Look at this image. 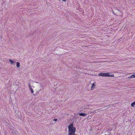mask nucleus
Returning a JSON list of instances; mask_svg holds the SVG:
<instances>
[{
	"mask_svg": "<svg viewBox=\"0 0 135 135\" xmlns=\"http://www.w3.org/2000/svg\"><path fill=\"white\" fill-rule=\"evenodd\" d=\"M68 135H74L76 131L75 128L73 126V124H71L68 127Z\"/></svg>",
	"mask_w": 135,
	"mask_h": 135,
	"instance_id": "f257e3e1",
	"label": "nucleus"
},
{
	"mask_svg": "<svg viewBox=\"0 0 135 135\" xmlns=\"http://www.w3.org/2000/svg\"><path fill=\"white\" fill-rule=\"evenodd\" d=\"M107 73H100L98 74V75L100 76L107 77Z\"/></svg>",
	"mask_w": 135,
	"mask_h": 135,
	"instance_id": "f03ea898",
	"label": "nucleus"
},
{
	"mask_svg": "<svg viewBox=\"0 0 135 135\" xmlns=\"http://www.w3.org/2000/svg\"><path fill=\"white\" fill-rule=\"evenodd\" d=\"M28 85L29 88L30 89V90H31V92L32 93H33V90L32 89L31 87V85L30 83H28Z\"/></svg>",
	"mask_w": 135,
	"mask_h": 135,
	"instance_id": "7ed1b4c3",
	"label": "nucleus"
},
{
	"mask_svg": "<svg viewBox=\"0 0 135 135\" xmlns=\"http://www.w3.org/2000/svg\"><path fill=\"white\" fill-rule=\"evenodd\" d=\"M9 60L11 64L14 65L15 64V61L11 59H9Z\"/></svg>",
	"mask_w": 135,
	"mask_h": 135,
	"instance_id": "20e7f679",
	"label": "nucleus"
},
{
	"mask_svg": "<svg viewBox=\"0 0 135 135\" xmlns=\"http://www.w3.org/2000/svg\"><path fill=\"white\" fill-rule=\"evenodd\" d=\"M108 74L107 75V76H109V77H113L114 76V75L113 74L110 73H107Z\"/></svg>",
	"mask_w": 135,
	"mask_h": 135,
	"instance_id": "39448f33",
	"label": "nucleus"
},
{
	"mask_svg": "<svg viewBox=\"0 0 135 135\" xmlns=\"http://www.w3.org/2000/svg\"><path fill=\"white\" fill-rule=\"evenodd\" d=\"M79 115L80 116H85L87 115V114L84 113H80L79 114Z\"/></svg>",
	"mask_w": 135,
	"mask_h": 135,
	"instance_id": "423d86ee",
	"label": "nucleus"
},
{
	"mask_svg": "<svg viewBox=\"0 0 135 135\" xmlns=\"http://www.w3.org/2000/svg\"><path fill=\"white\" fill-rule=\"evenodd\" d=\"M95 85L94 83H93L92 84V85L91 87V89H93L95 88Z\"/></svg>",
	"mask_w": 135,
	"mask_h": 135,
	"instance_id": "0eeeda50",
	"label": "nucleus"
},
{
	"mask_svg": "<svg viewBox=\"0 0 135 135\" xmlns=\"http://www.w3.org/2000/svg\"><path fill=\"white\" fill-rule=\"evenodd\" d=\"M135 78V74L133 75H131L130 77H128V78Z\"/></svg>",
	"mask_w": 135,
	"mask_h": 135,
	"instance_id": "6e6552de",
	"label": "nucleus"
},
{
	"mask_svg": "<svg viewBox=\"0 0 135 135\" xmlns=\"http://www.w3.org/2000/svg\"><path fill=\"white\" fill-rule=\"evenodd\" d=\"M20 63L19 62H17L16 63V66L17 68H19L20 67Z\"/></svg>",
	"mask_w": 135,
	"mask_h": 135,
	"instance_id": "1a4fd4ad",
	"label": "nucleus"
},
{
	"mask_svg": "<svg viewBox=\"0 0 135 135\" xmlns=\"http://www.w3.org/2000/svg\"><path fill=\"white\" fill-rule=\"evenodd\" d=\"M131 106L132 107H134L135 106V101L132 103L131 104Z\"/></svg>",
	"mask_w": 135,
	"mask_h": 135,
	"instance_id": "9d476101",
	"label": "nucleus"
},
{
	"mask_svg": "<svg viewBox=\"0 0 135 135\" xmlns=\"http://www.w3.org/2000/svg\"><path fill=\"white\" fill-rule=\"evenodd\" d=\"M57 120V119H54V120H53V122H54V123H55V122Z\"/></svg>",
	"mask_w": 135,
	"mask_h": 135,
	"instance_id": "9b49d317",
	"label": "nucleus"
},
{
	"mask_svg": "<svg viewBox=\"0 0 135 135\" xmlns=\"http://www.w3.org/2000/svg\"><path fill=\"white\" fill-rule=\"evenodd\" d=\"M118 12H119V13H121V12L120 11H118Z\"/></svg>",
	"mask_w": 135,
	"mask_h": 135,
	"instance_id": "f8f14e48",
	"label": "nucleus"
},
{
	"mask_svg": "<svg viewBox=\"0 0 135 135\" xmlns=\"http://www.w3.org/2000/svg\"><path fill=\"white\" fill-rule=\"evenodd\" d=\"M62 1H64V2H65L66 1V0H62Z\"/></svg>",
	"mask_w": 135,
	"mask_h": 135,
	"instance_id": "ddd939ff",
	"label": "nucleus"
},
{
	"mask_svg": "<svg viewBox=\"0 0 135 135\" xmlns=\"http://www.w3.org/2000/svg\"><path fill=\"white\" fill-rule=\"evenodd\" d=\"M123 15V13H122V15H121V16H122Z\"/></svg>",
	"mask_w": 135,
	"mask_h": 135,
	"instance_id": "4468645a",
	"label": "nucleus"
},
{
	"mask_svg": "<svg viewBox=\"0 0 135 135\" xmlns=\"http://www.w3.org/2000/svg\"><path fill=\"white\" fill-rule=\"evenodd\" d=\"M105 135H106V134H105Z\"/></svg>",
	"mask_w": 135,
	"mask_h": 135,
	"instance_id": "2eb2a0df",
	"label": "nucleus"
}]
</instances>
